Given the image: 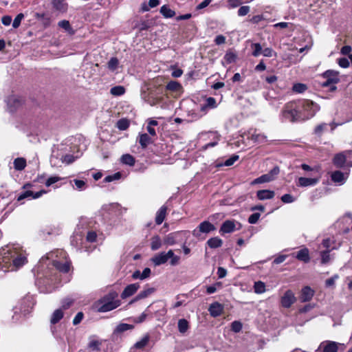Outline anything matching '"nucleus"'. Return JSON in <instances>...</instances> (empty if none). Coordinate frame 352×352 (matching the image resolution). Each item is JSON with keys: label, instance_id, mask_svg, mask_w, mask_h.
Returning a JSON list of instances; mask_svg holds the SVG:
<instances>
[{"label": "nucleus", "instance_id": "1", "mask_svg": "<svg viewBox=\"0 0 352 352\" xmlns=\"http://www.w3.org/2000/svg\"><path fill=\"white\" fill-rule=\"evenodd\" d=\"M297 107L298 117L300 122H303L313 118L318 111V105L307 99L295 100Z\"/></svg>", "mask_w": 352, "mask_h": 352}, {"label": "nucleus", "instance_id": "2", "mask_svg": "<svg viewBox=\"0 0 352 352\" xmlns=\"http://www.w3.org/2000/svg\"><path fill=\"white\" fill-rule=\"evenodd\" d=\"M118 294L115 291H111L104 295L97 302V309L99 312H107L118 307L121 302L117 299Z\"/></svg>", "mask_w": 352, "mask_h": 352}, {"label": "nucleus", "instance_id": "3", "mask_svg": "<svg viewBox=\"0 0 352 352\" xmlns=\"http://www.w3.org/2000/svg\"><path fill=\"white\" fill-rule=\"evenodd\" d=\"M168 259L170 260V264L172 266H175L179 264L180 257L174 254L172 250H169L167 252H161L151 258V261L155 266H160L165 264Z\"/></svg>", "mask_w": 352, "mask_h": 352}, {"label": "nucleus", "instance_id": "4", "mask_svg": "<svg viewBox=\"0 0 352 352\" xmlns=\"http://www.w3.org/2000/svg\"><path fill=\"white\" fill-rule=\"evenodd\" d=\"M297 107L295 100L287 102L283 107L280 116L283 121L289 122H300L297 113Z\"/></svg>", "mask_w": 352, "mask_h": 352}, {"label": "nucleus", "instance_id": "5", "mask_svg": "<svg viewBox=\"0 0 352 352\" xmlns=\"http://www.w3.org/2000/svg\"><path fill=\"white\" fill-rule=\"evenodd\" d=\"M23 250L22 248L19 246H6V248L3 249V261L5 263L11 264L12 263V260H14L18 254Z\"/></svg>", "mask_w": 352, "mask_h": 352}, {"label": "nucleus", "instance_id": "6", "mask_svg": "<svg viewBox=\"0 0 352 352\" xmlns=\"http://www.w3.org/2000/svg\"><path fill=\"white\" fill-rule=\"evenodd\" d=\"M61 261H54V264L52 265L59 272L63 274H67L69 272L71 269L72 268V261L68 258L67 254L65 256V258H61Z\"/></svg>", "mask_w": 352, "mask_h": 352}, {"label": "nucleus", "instance_id": "7", "mask_svg": "<svg viewBox=\"0 0 352 352\" xmlns=\"http://www.w3.org/2000/svg\"><path fill=\"white\" fill-rule=\"evenodd\" d=\"M67 255V252L62 250V249H56L53 251H51L46 254V255L43 257H42V261H44L45 260L49 261V263L47 265H52L54 264V261H61V258H65V256Z\"/></svg>", "mask_w": 352, "mask_h": 352}, {"label": "nucleus", "instance_id": "8", "mask_svg": "<svg viewBox=\"0 0 352 352\" xmlns=\"http://www.w3.org/2000/svg\"><path fill=\"white\" fill-rule=\"evenodd\" d=\"M215 226L208 221L201 222L197 228L192 231V235L195 237H199L201 233H210L215 230Z\"/></svg>", "mask_w": 352, "mask_h": 352}, {"label": "nucleus", "instance_id": "9", "mask_svg": "<svg viewBox=\"0 0 352 352\" xmlns=\"http://www.w3.org/2000/svg\"><path fill=\"white\" fill-rule=\"evenodd\" d=\"M349 170L345 173L340 170L331 172V182L337 183L338 185H342L346 182L349 177Z\"/></svg>", "mask_w": 352, "mask_h": 352}, {"label": "nucleus", "instance_id": "10", "mask_svg": "<svg viewBox=\"0 0 352 352\" xmlns=\"http://www.w3.org/2000/svg\"><path fill=\"white\" fill-rule=\"evenodd\" d=\"M315 86L324 87L330 85V69L325 71L322 74L317 76L314 81Z\"/></svg>", "mask_w": 352, "mask_h": 352}, {"label": "nucleus", "instance_id": "11", "mask_svg": "<svg viewBox=\"0 0 352 352\" xmlns=\"http://www.w3.org/2000/svg\"><path fill=\"white\" fill-rule=\"evenodd\" d=\"M296 298L292 290L285 292L280 300L281 305L285 308H289L294 303Z\"/></svg>", "mask_w": 352, "mask_h": 352}, {"label": "nucleus", "instance_id": "12", "mask_svg": "<svg viewBox=\"0 0 352 352\" xmlns=\"http://www.w3.org/2000/svg\"><path fill=\"white\" fill-rule=\"evenodd\" d=\"M224 311L223 305L221 304L219 302H214L210 305L208 307V311L210 316L213 318H217L220 316Z\"/></svg>", "mask_w": 352, "mask_h": 352}, {"label": "nucleus", "instance_id": "13", "mask_svg": "<svg viewBox=\"0 0 352 352\" xmlns=\"http://www.w3.org/2000/svg\"><path fill=\"white\" fill-rule=\"evenodd\" d=\"M293 256L298 261L305 263H308L310 261L309 251L307 248H303L299 251L293 253Z\"/></svg>", "mask_w": 352, "mask_h": 352}, {"label": "nucleus", "instance_id": "14", "mask_svg": "<svg viewBox=\"0 0 352 352\" xmlns=\"http://www.w3.org/2000/svg\"><path fill=\"white\" fill-rule=\"evenodd\" d=\"M140 288L139 283H133L128 285L121 294V298L125 299L133 295Z\"/></svg>", "mask_w": 352, "mask_h": 352}, {"label": "nucleus", "instance_id": "15", "mask_svg": "<svg viewBox=\"0 0 352 352\" xmlns=\"http://www.w3.org/2000/svg\"><path fill=\"white\" fill-rule=\"evenodd\" d=\"M235 227L236 226L234 221L226 220L222 223L219 232L221 235L231 233L235 230Z\"/></svg>", "mask_w": 352, "mask_h": 352}, {"label": "nucleus", "instance_id": "16", "mask_svg": "<svg viewBox=\"0 0 352 352\" xmlns=\"http://www.w3.org/2000/svg\"><path fill=\"white\" fill-rule=\"evenodd\" d=\"M314 295V291L309 287H304L300 292V300L301 302H308L311 300Z\"/></svg>", "mask_w": 352, "mask_h": 352}, {"label": "nucleus", "instance_id": "17", "mask_svg": "<svg viewBox=\"0 0 352 352\" xmlns=\"http://www.w3.org/2000/svg\"><path fill=\"white\" fill-rule=\"evenodd\" d=\"M167 210L168 207L166 205H163L157 211L155 219L156 225H161L163 223L167 215Z\"/></svg>", "mask_w": 352, "mask_h": 352}, {"label": "nucleus", "instance_id": "18", "mask_svg": "<svg viewBox=\"0 0 352 352\" xmlns=\"http://www.w3.org/2000/svg\"><path fill=\"white\" fill-rule=\"evenodd\" d=\"M25 102L23 97L19 96H12L8 98V104L10 107L17 109L22 106Z\"/></svg>", "mask_w": 352, "mask_h": 352}, {"label": "nucleus", "instance_id": "19", "mask_svg": "<svg viewBox=\"0 0 352 352\" xmlns=\"http://www.w3.org/2000/svg\"><path fill=\"white\" fill-rule=\"evenodd\" d=\"M319 179L317 178H307L300 177L298 178L297 186L300 187H307L316 185Z\"/></svg>", "mask_w": 352, "mask_h": 352}, {"label": "nucleus", "instance_id": "20", "mask_svg": "<svg viewBox=\"0 0 352 352\" xmlns=\"http://www.w3.org/2000/svg\"><path fill=\"white\" fill-rule=\"evenodd\" d=\"M155 291L154 287H148L145 288L144 290L141 291L130 302L129 304H132L136 301L147 298L148 296L152 294Z\"/></svg>", "mask_w": 352, "mask_h": 352}, {"label": "nucleus", "instance_id": "21", "mask_svg": "<svg viewBox=\"0 0 352 352\" xmlns=\"http://www.w3.org/2000/svg\"><path fill=\"white\" fill-rule=\"evenodd\" d=\"M27 262L28 259L25 256V252L24 250H23L22 252H21V253L18 254V256L14 258V260H12V263L11 264H12L16 268H19L23 266Z\"/></svg>", "mask_w": 352, "mask_h": 352}, {"label": "nucleus", "instance_id": "22", "mask_svg": "<svg viewBox=\"0 0 352 352\" xmlns=\"http://www.w3.org/2000/svg\"><path fill=\"white\" fill-rule=\"evenodd\" d=\"M52 4L53 8L62 13L66 12L68 8V4L65 0H52Z\"/></svg>", "mask_w": 352, "mask_h": 352}, {"label": "nucleus", "instance_id": "23", "mask_svg": "<svg viewBox=\"0 0 352 352\" xmlns=\"http://www.w3.org/2000/svg\"><path fill=\"white\" fill-rule=\"evenodd\" d=\"M274 195V191L271 190H260L256 192V197L259 200L271 199Z\"/></svg>", "mask_w": 352, "mask_h": 352}, {"label": "nucleus", "instance_id": "24", "mask_svg": "<svg viewBox=\"0 0 352 352\" xmlns=\"http://www.w3.org/2000/svg\"><path fill=\"white\" fill-rule=\"evenodd\" d=\"M236 59L237 54L233 49L228 50L223 56V60L227 65L234 63Z\"/></svg>", "mask_w": 352, "mask_h": 352}, {"label": "nucleus", "instance_id": "25", "mask_svg": "<svg viewBox=\"0 0 352 352\" xmlns=\"http://www.w3.org/2000/svg\"><path fill=\"white\" fill-rule=\"evenodd\" d=\"M178 232H171L165 236L163 242L167 245H173L177 243V237L179 235Z\"/></svg>", "mask_w": 352, "mask_h": 352}, {"label": "nucleus", "instance_id": "26", "mask_svg": "<svg viewBox=\"0 0 352 352\" xmlns=\"http://www.w3.org/2000/svg\"><path fill=\"white\" fill-rule=\"evenodd\" d=\"M162 245V241L160 236L157 234L154 235L151 239V249L153 251L159 250Z\"/></svg>", "mask_w": 352, "mask_h": 352}, {"label": "nucleus", "instance_id": "27", "mask_svg": "<svg viewBox=\"0 0 352 352\" xmlns=\"http://www.w3.org/2000/svg\"><path fill=\"white\" fill-rule=\"evenodd\" d=\"M333 164L337 167H342L346 166V153L345 152L338 153L333 158Z\"/></svg>", "mask_w": 352, "mask_h": 352}, {"label": "nucleus", "instance_id": "28", "mask_svg": "<svg viewBox=\"0 0 352 352\" xmlns=\"http://www.w3.org/2000/svg\"><path fill=\"white\" fill-rule=\"evenodd\" d=\"M153 143L151 137L147 133H142L139 135V144L142 148H146L148 144Z\"/></svg>", "mask_w": 352, "mask_h": 352}, {"label": "nucleus", "instance_id": "29", "mask_svg": "<svg viewBox=\"0 0 352 352\" xmlns=\"http://www.w3.org/2000/svg\"><path fill=\"white\" fill-rule=\"evenodd\" d=\"M64 316L62 309H56L52 314L50 322L52 324H57Z\"/></svg>", "mask_w": 352, "mask_h": 352}, {"label": "nucleus", "instance_id": "30", "mask_svg": "<svg viewBox=\"0 0 352 352\" xmlns=\"http://www.w3.org/2000/svg\"><path fill=\"white\" fill-rule=\"evenodd\" d=\"M14 168L16 170H23L27 165L26 160L23 157H17L14 160Z\"/></svg>", "mask_w": 352, "mask_h": 352}, {"label": "nucleus", "instance_id": "31", "mask_svg": "<svg viewBox=\"0 0 352 352\" xmlns=\"http://www.w3.org/2000/svg\"><path fill=\"white\" fill-rule=\"evenodd\" d=\"M101 344L102 342L99 340H91L88 344L87 350L89 352H100V346H101Z\"/></svg>", "mask_w": 352, "mask_h": 352}, {"label": "nucleus", "instance_id": "32", "mask_svg": "<svg viewBox=\"0 0 352 352\" xmlns=\"http://www.w3.org/2000/svg\"><path fill=\"white\" fill-rule=\"evenodd\" d=\"M177 327L179 333L182 334H184L190 328L188 321L184 318L178 320Z\"/></svg>", "mask_w": 352, "mask_h": 352}, {"label": "nucleus", "instance_id": "33", "mask_svg": "<svg viewBox=\"0 0 352 352\" xmlns=\"http://www.w3.org/2000/svg\"><path fill=\"white\" fill-rule=\"evenodd\" d=\"M223 244V241L216 236V237H212L210 239H209L207 241V245L210 248H220Z\"/></svg>", "mask_w": 352, "mask_h": 352}, {"label": "nucleus", "instance_id": "34", "mask_svg": "<svg viewBox=\"0 0 352 352\" xmlns=\"http://www.w3.org/2000/svg\"><path fill=\"white\" fill-rule=\"evenodd\" d=\"M133 329L134 326L133 324L120 323L116 327V329L114 330V333H121L126 331L132 330Z\"/></svg>", "mask_w": 352, "mask_h": 352}, {"label": "nucleus", "instance_id": "35", "mask_svg": "<svg viewBox=\"0 0 352 352\" xmlns=\"http://www.w3.org/2000/svg\"><path fill=\"white\" fill-rule=\"evenodd\" d=\"M216 107V100L213 97H209L206 99L205 104L201 105V111H205L207 109Z\"/></svg>", "mask_w": 352, "mask_h": 352}, {"label": "nucleus", "instance_id": "36", "mask_svg": "<svg viewBox=\"0 0 352 352\" xmlns=\"http://www.w3.org/2000/svg\"><path fill=\"white\" fill-rule=\"evenodd\" d=\"M116 127L120 131L126 130L130 126V121L127 118H121L116 122Z\"/></svg>", "mask_w": 352, "mask_h": 352}, {"label": "nucleus", "instance_id": "37", "mask_svg": "<svg viewBox=\"0 0 352 352\" xmlns=\"http://www.w3.org/2000/svg\"><path fill=\"white\" fill-rule=\"evenodd\" d=\"M121 162L129 166H134L135 163V157L130 154H124L121 157Z\"/></svg>", "mask_w": 352, "mask_h": 352}, {"label": "nucleus", "instance_id": "38", "mask_svg": "<svg viewBox=\"0 0 352 352\" xmlns=\"http://www.w3.org/2000/svg\"><path fill=\"white\" fill-rule=\"evenodd\" d=\"M160 13L165 18H172L175 16V12L170 8H169L167 6L164 5L160 8Z\"/></svg>", "mask_w": 352, "mask_h": 352}, {"label": "nucleus", "instance_id": "39", "mask_svg": "<svg viewBox=\"0 0 352 352\" xmlns=\"http://www.w3.org/2000/svg\"><path fill=\"white\" fill-rule=\"evenodd\" d=\"M148 341H149V336L146 335L140 341L137 342L134 344L133 347L136 349H142L147 345V344L148 343Z\"/></svg>", "mask_w": 352, "mask_h": 352}, {"label": "nucleus", "instance_id": "40", "mask_svg": "<svg viewBox=\"0 0 352 352\" xmlns=\"http://www.w3.org/2000/svg\"><path fill=\"white\" fill-rule=\"evenodd\" d=\"M166 88L171 91H178L182 88V85L177 81L171 80L166 85Z\"/></svg>", "mask_w": 352, "mask_h": 352}, {"label": "nucleus", "instance_id": "41", "mask_svg": "<svg viewBox=\"0 0 352 352\" xmlns=\"http://www.w3.org/2000/svg\"><path fill=\"white\" fill-rule=\"evenodd\" d=\"M110 93L113 96H120L125 93V88L121 85L115 86L110 89Z\"/></svg>", "mask_w": 352, "mask_h": 352}, {"label": "nucleus", "instance_id": "42", "mask_svg": "<svg viewBox=\"0 0 352 352\" xmlns=\"http://www.w3.org/2000/svg\"><path fill=\"white\" fill-rule=\"evenodd\" d=\"M272 181V177L267 174L263 175L256 179H255L252 184H262L265 182H269Z\"/></svg>", "mask_w": 352, "mask_h": 352}, {"label": "nucleus", "instance_id": "43", "mask_svg": "<svg viewBox=\"0 0 352 352\" xmlns=\"http://www.w3.org/2000/svg\"><path fill=\"white\" fill-rule=\"evenodd\" d=\"M307 85L305 84L300 83V82L294 84L293 87H292L293 91H294L296 93H299V94L305 92L307 90Z\"/></svg>", "mask_w": 352, "mask_h": 352}, {"label": "nucleus", "instance_id": "44", "mask_svg": "<svg viewBox=\"0 0 352 352\" xmlns=\"http://www.w3.org/2000/svg\"><path fill=\"white\" fill-rule=\"evenodd\" d=\"M254 289L255 293L262 294L265 292V285L262 281L255 282L254 285Z\"/></svg>", "mask_w": 352, "mask_h": 352}, {"label": "nucleus", "instance_id": "45", "mask_svg": "<svg viewBox=\"0 0 352 352\" xmlns=\"http://www.w3.org/2000/svg\"><path fill=\"white\" fill-rule=\"evenodd\" d=\"M250 139L254 142H264L266 140V136L263 134L254 132L251 134Z\"/></svg>", "mask_w": 352, "mask_h": 352}, {"label": "nucleus", "instance_id": "46", "mask_svg": "<svg viewBox=\"0 0 352 352\" xmlns=\"http://www.w3.org/2000/svg\"><path fill=\"white\" fill-rule=\"evenodd\" d=\"M253 51L252 52V55L254 57L258 56L261 54H262V47L260 43H252L251 45Z\"/></svg>", "mask_w": 352, "mask_h": 352}, {"label": "nucleus", "instance_id": "47", "mask_svg": "<svg viewBox=\"0 0 352 352\" xmlns=\"http://www.w3.org/2000/svg\"><path fill=\"white\" fill-rule=\"evenodd\" d=\"M119 65V60L116 57H112L110 58L107 63L108 68L111 71H115Z\"/></svg>", "mask_w": 352, "mask_h": 352}, {"label": "nucleus", "instance_id": "48", "mask_svg": "<svg viewBox=\"0 0 352 352\" xmlns=\"http://www.w3.org/2000/svg\"><path fill=\"white\" fill-rule=\"evenodd\" d=\"M317 352H330V340L322 342L318 346Z\"/></svg>", "mask_w": 352, "mask_h": 352}, {"label": "nucleus", "instance_id": "49", "mask_svg": "<svg viewBox=\"0 0 352 352\" xmlns=\"http://www.w3.org/2000/svg\"><path fill=\"white\" fill-rule=\"evenodd\" d=\"M58 26L64 29L65 31L68 32H72L74 33V31L72 30V28L69 23V21L67 20H63L58 22Z\"/></svg>", "mask_w": 352, "mask_h": 352}, {"label": "nucleus", "instance_id": "50", "mask_svg": "<svg viewBox=\"0 0 352 352\" xmlns=\"http://www.w3.org/2000/svg\"><path fill=\"white\" fill-rule=\"evenodd\" d=\"M121 176V173L120 172H117L113 175H107V177H105L104 179V182L106 183L111 182L113 181L120 179Z\"/></svg>", "mask_w": 352, "mask_h": 352}, {"label": "nucleus", "instance_id": "51", "mask_svg": "<svg viewBox=\"0 0 352 352\" xmlns=\"http://www.w3.org/2000/svg\"><path fill=\"white\" fill-rule=\"evenodd\" d=\"M242 327V323L240 321L235 320L231 323V330L235 333L241 331Z\"/></svg>", "mask_w": 352, "mask_h": 352}, {"label": "nucleus", "instance_id": "52", "mask_svg": "<svg viewBox=\"0 0 352 352\" xmlns=\"http://www.w3.org/2000/svg\"><path fill=\"white\" fill-rule=\"evenodd\" d=\"M24 18V14L23 13L18 14L14 18L12 26L14 28H17L20 26L22 19Z\"/></svg>", "mask_w": 352, "mask_h": 352}, {"label": "nucleus", "instance_id": "53", "mask_svg": "<svg viewBox=\"0 0 352 352\" xmlns=\"http://www.w3.org/2000/svg\"><path fill=\"white\" fill-rule=\"evenodd\" d=\"M60 180H61V177L58 176H52L45 180V184L47 187H49Z\"/></svg>", "mask_w": 352, "mask_h": 352}, {"label": "nucleus", "instance_id": "54", "mask_svg": "<svg viewBox=\"0 0 352 352\" xmlns=\"http://www.w3.org/2000/svg\"><path fill=\"white\" fill-rule=\"evenodd\" d=\"M74 304V300L72 298H65L62 301L61 308L62 310L69 309Z\"/></svg>", "mask_w": 352, "mask_h": 352}, {"label": "nucleus", "instance_id": "55", "mask_svg": "<svg viewBox=\"0 0 352 352\" xmlns=\"http://www.w3.org/2000/svg\"><path fill=\"white\" fill-rule=\"evenodd\" d=\"M250 11V8L248 6H243L238 10L237 14L239 16L247 15Z\"/></svg>", "mask_w": 352, "mask_h": 352}, {"label": "nucleus", "instance_id": "56", "mask_svg": "<svg viewBox=\"0 0 352 352\" xmlns=\"http://www.w3.org/2000/svg\"><path fill=\"white\" fill-rule=\"evenodd\" d=\"M228 8L229 9H232L239 7L242 4V1L241 0H227Z\"/></svg>", "mask_w": 352, "mask_h": 352}, {"label": "nucleus", "instance_id": "57", "mask_svg": "<svg viewBox=\"0 0 352 352\" xmlns=\"http://www.w3.org/2000/svg\"><path fill=\"white\" fill-rule=\"evenodd\" d=\"M34 195L33 191L29 190H25L19 195V197L17 198V201H21L23 200L24 199L32 197V195Z\"/></svg>", "mask_w": 352, "mask_h": 352}, {"label": "nucleus", "instance_id": "58", "mask_svg": "<svg viewBox=\"0 0 352 352\" xmlns=\"http://www.w3.org/2000/svg\"><path fill=\"white\" fill-rule=\"evenodd\" d=\"M327 124L325 123H322L316 126L314 129L315 134L318 135H321L322 133L327 129Z\"/></svg>", "mask_w": 352, "mask_h": 352}, {"label": "nucleus", "instance_id": "59", "mask_svg": "<svg viewBox=\"0 0 352 352\" xmlns=\"http://www.w3.org/2000/svg\"><path fill=\"white\" fill-rule=\"evenodd\" d=\"M239 160V155H232L230 157L226 160L224 162V165L226 166H230L234 164L235 162Z\"/></svg>", "mask_w": 352, "mask_h": 352}, {"label": "nucleus", "instance_id": "60", "mask_svg": "<svg viewBox=\"0 0 352 352\" xmlns=\"http://www.w3.org/2000/svg\"><path fill=\"white\" fill-rule=\"evenodd\" d=\"M330 260V251L329 250L321 252V263H327Z\"/></svg>", "mask_w": 352, "mask_h": 352}, {"label": "nucleus", "instance_id": "61", "mask_svg": "<svg viewBox=\"0 0 352 352\" xmlns=\"http://www.w3.org/2000/svg\"><path fill=\"white\" fill-rule=\"evenodd\" d=\"M260 216L261 214L258 212H254L248 218V223L250 224H254L257 223L260 218Z\"/></svg>", "mask_w": 352, "mask_h": 352}, {"label": "nucleus", "instance_id": "62", "mask_svg": "<svg viewBox=\"0 0 352 352\" xmlns=\"http://www.w3.org/2000/svg\"><path fill=\"white\" fill-rule=\"evenodd\" d=\"M281 201L285 204H290L294 201L295 199L294 197L290 194H285L283 195L281 198Z\"/></svg>", "mask_w": 352, "mask_h": 352}, {"label": "nucleus", "instance_id": "63", "mask_svg": "<svg viewBox=\"0 0 352 352\" xmlns=\"http://www.w3.org/2000/svg\"><path fill=\"white\" fill-rule=\"evenodd\" d=\"M76 157L71 154H66L63 156V162L66 163L67 164H70L75 161Z\"/></svg>", "mask_w": 352, "mask_h": 352}, {"label": "nucleus", "instance_id": "64", "mask_svg": "<svg viewBox=\"0 0 352 352\" xmlns=\"http://www.w3.org/2000/svg\"><path fill=\"white\" fill-rule=\"evenodd\" d=\"M346 166H352V151H346Z\"/></svg>", "mask_w": 352, "mask_h": 352}]
</instances>
